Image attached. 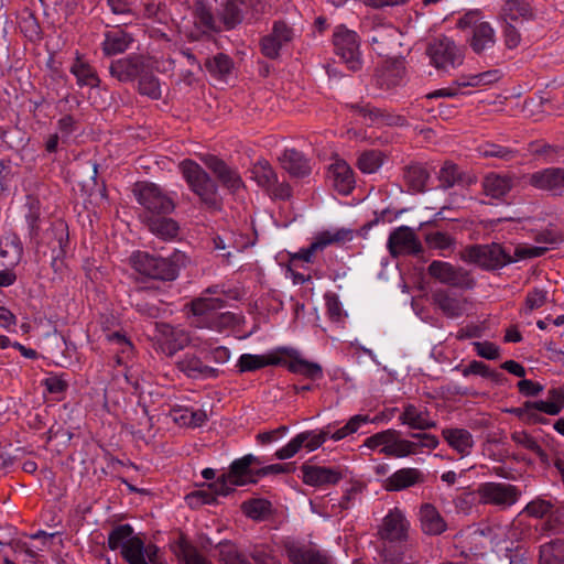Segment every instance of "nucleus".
<instances>
[{"mask_svg":"<svg viewBox=\"0 0 564 564\" xmlns=\"http://www.w3.org/2000/svg\"><path fill=\"white\" fill-rule=\"evenodd\" d=\"M282 470L281 465L264 466V462L252 454H247L241 458L235 459L227 473L217 477L216 487L221 492H232L236 487L254 484L258 479L270 473Z\"/></svg>","mask_w":564,"mask_h":564,"instance_id":"nucleus-1","label":"nucleus"},{"mask_svg":"<svg viewBox=\"0 0 564 564\" xmlns=\"http://www.w3.org/2000/svg\"><path fill=\"white\" fill-rule=\"evenodd\" d=\"M370 422L368 415L357 414L340 429L333 431L330 426L322 431L301 433L284 446V459L294 456L301 448L306 452L317 449L326 440L340 441L348 435L356 433L362 425Z\"/></svg>","mask_w":564,"mask_h":564,"instance_id":"nucleus-2","label":"nucleus"},{"mask_svg":"<svg viewBox=\"0 0 564 564\" xmlns=\"http://www.w3.org/2000/svg\"><path fill=\"white\" fill-rule=\"evenodd\" d=\"M178 170L189 189L210 210H219L221 197L218 186L208 173L195 161L186 159L180 162Z\"/></svg>","mask_w":564,"mask_h":564,"instance_id":"nucleus-3","label":"nucleus"},{"mask_svg":"<svg viewBox=\"0 0 564 564\" xmlns=\"http://www.w3.org/2000/svg\"><path fill=\"white\" fill-rule=\"evenodd\" d=\"M224 302L219 297H199L192 302V312L196 321L193 323L199 328L220 330L236 323L237 318L229 312L218 313Z\"/></svg>","mask_w":564,"mask_h":564,"instance_id":"nucleus-4","label":"nucleus"},{"mask_svg":"<svg viewBox=\"0 0 564 564\" xmlns=\"http://www.w3.org/2000/svg\"><path fill=\"white\" fill-rule=\"evenodd\" d=\"M460 30H469L468 43L476 54H482L492 48L496 43V33L489 22L482 19L478 10L464 13L457 21Z\"/></svg>","mask_w":564,"mask_h":564,"instance_id":"nucleus-5","label":"nucleus"},{"mask_svg":"<svg viewBox=\"0 0 564 564\" xmlns=\"http://www.w3.org/2000/svg\"><path fill=\"white\" fill-rule=\"evenodd\" d=\"M350 239L351 230L348 229H333L319 232L308 248L302 249L300 252L292 254L291 265L289 267L288 272L291 273L294 283H303L306 280L305 275L294 273L292 270V267L296 265L297 261L310 262L316 251L323 250L332 243Z\"/></svg>","mask_w":564,"mask_h":564,"instance_id":"nucleus-6","label":"nucleus"},{"mask_svg":"<svg viewBox=\"0 0 564 564\" xmlns=\"http://www.w3.org/2000/svg\"><path fill=\"white\" fill-rule=\"evenodd\" d=\"M154 338L158 348L166 356L175 355L189 344L200 348L184 328L169 324H156Z\"/></svg>","mask_w":564,"mask_h":564,"instance_id":"nucleus-7","label":"nucleus"},{"mask_svg":"<svg viewBox=\"0 0 564 564\" xmlns=\"http://www.w3.org/2000/svg\"><path fill=\"white\" fill-rule=\"evenodd\" d=\"M134 193L138 203L148 212V216L170 214L174 209L173 200L153 183L137 184Z\"/></svg>","mask_w":564,"mask_h":564,"instance_id":"nucleus-8","label":"nucleus"},{"mask_svg":"<svg viewBox=\"0 0 564 564\" xmlns=\"http://www.w3.org/2000/svg\"><path fill=\"white\" fill-rule=\"evenodd\" d=\"M432 64L443 70L455 68L463 64V50L446 36L434 40L429 47Z\"/></svg>","mask_w":564,"mask_h":564,"instance_id":"nucleus-9","label":"nucleus"},{"mask_svg":"<svg viewBox=\"0 0 564 564\" xmlns=\"http://www.w3.org/2000/svg\"><path fill=\"white\" fill-rule=\"evenodd\" d=\"M409 446L403 442L399 431L389 429L367 437L361 447L387 456L404 458L409 453L405 451Z\"/></svg>","mask_w":564,"mask_h":564,"instance_id":"nucleus-10","label":"nucleus"},{"mask_svg":"<svg viewBox=\"0 0 564 564\" xmlns=\"http://www.w3.org/2000/svg\"><path fill=\"white\" fill-rule=\"evenodd\" d=\"M477 494L482 503L494 505L500 509H507L514 505L520 498V490L507 482L481 484Z\"/></svg>","mask_w":564,"mask_h":564,"instance_id":"nucleus-11","label":"nucleus"},{"mask_svg":"<svg viewBox=\"0 0 564 564\" xmlns=\"http://www.w3.org/2000/svg\"><path fill=\"white\" fill-rule=\"evenodd\" d=\"M521 513L536 519H545L543 529L557 532L564 521V508L555 506L551 499L538 497L530 501Z\"/></svg>","mask_w":564,"mask_h":564,"instance_id":"nucleus-12","label":"nucleus"},{"mask_svg":"<svg viewBox=\"0 0 564 564\" xmlns=\"http://www.w3.org/2000/svg\"><path fill=\"white\" fill-rule=\"evenodd\" d=\"M334 46L336 54L350 69L360 66L359 42L356 32L339 25L334 32Z\"/></svg>","mask_w":564,"mask_h":564,"instance_id":"nucleus-13","label":"nucleus"},{"mask_svg":"<svg viewBox=\"0 0 564 564\" xmlns=\"http://www.w3.org/2000/svg\"><path fill=\"white\" fill-rule=\"evenodd\" d=\"M345 476V469L339 466H321L304 464L301 467V477L304 484L313 487L335 485Z\"/></svg>","mask_w":564,"mask_h":564,"instance_id":"nucleus-14","label":"nucleus"},{"mask_svg":"<svg viewBox=\"0 0 564 564\" xmlns=\"http://www.w3.org/2000/svg\"><path fill=\"white\" fill-rule=\"evenodd\" d=\"M465 259L487 269L501 267L511 261V257L496 243L473 247L466 251Z\"/></svg>","mask_w":564,"mask_h":564,"instance_id":"nucleus-15","label":"nucleus"},{"mask_svg":"<svg viewBox=\"0 0 564 564\" xmlns=\"http://www.w3.org/2000/svg\"><path fill=\"white\" fill-rule=\"evenodd\" d=\"M145 68H152V61L140 55H130L113 61L110 65V74L120 82H130L139 77Z\"/></svg>","mask_w":564,"mask_h":564,"instance_id":"nucleus-16","label":"nucleus"},{"mask_svg":"<svg viewBox=\"0 0 564 564\" xmlns=\"http://www.w3.org/2000/svg\"><path fill=\"white\" fill-rule=\"evenodd\" d=\"M284 368L295 375L315 380L323 377L322 367L307 359L301 351L284 347Z\"/></svg>","mask_w":564,"mask_h":564,"instance_id":"nucleus-17","label":"nucleus"},{"mask_svg":"<svg viewBox=\"0 0 564 564\" xmlns=\"http://www.w3.org/2000/svg\"><path fill=\"white\" fill-rule=\"evenodd\" d=\"M200 160L206 167L214 173L224 187L231 193H236L240 189L242 185L240 176L223 160L212 154H204L200 156Z\"/></svg>","mask_w":564,"mask_h":564,"instance_id":"nucleus-18","label":"nucleus"},{"mask_svg":"<svg viewBox=\"0 0 564 564\" xmlns=\"http://www.w3.org/2000/svg\"><path fill=\"white\" fill-rule=\"evenodd\" d=\"M292 564H333L332 557L312 545L292 543L286 547Z\"/></svg>","mask_w":564,"mask_h":564,"instance_id":"nucleus-19","label":"nucleus"},{"mask_svg":"<svg viewBox=\"0 0 564 564\" xmlns=\"http://www.w3.org/2000/svg\"><path fill=\"white\" fill-rule=\"evenodd\" d=\"M187 262V257L181 251L173 252L167 258L154 257V263L150 278L160 280H174L180 269Z\"/></svg>","mask_w":564,"mask_h":564,"instance_id":"nucleus-20","label":"nucleus"},{"mask_svg":"<svg viewBox=\"0 0 564 564\" xmlns=\"http://www.w3.org/2000/svg\"><path fill=\"white\" fill-rule=\"evenodd\" d=\"M327 180L332 186L343 195L351 192L355 178L350 166L340 159H335L328 166Z\"/></svg>","mask_w":564,"mask_h":564,"instance_id":"nucleus-21","label":"nucleus"},{"mask_svg":"<svg viewBox=\"0 0 564 564\" xmlns=\"http://www.w3.org/2000/svg\"><path fill=\"white\" fill-rule=\"evenodd\" d=\"M530 184L539 189L561 195L564 193V169L549 167L531 174Z\"/></svg>","mask_w":564,"mask_h":564,"instance_id":"nucleus-22","label":"nucleus"},{"mask_svg":"<svg viewBox=\"0 0 564 564\" xmlns=\"http://www.w3.org/2000/svg\"><path fill=\"white\" fill-rule=\"evenodd\" d=\"M388 248L393 256H397L419 252L421 245L413 230L400 227L390 235Z\"/></svg>","mask_w":564,"mask_h":564,"instance_id":"nucleus-23","label":"nucleus"},{"mask_svg":"<svg viewBox=\"0 0 564 564\" xmlns=\"http://www.w3.org/2000/svg\"><path fill=\"white\" fill-rule=\"evenodd\" d=\"M409 529V522L402 511L394 509L383 519L380 534L389 541H401L405 538Z\"/></svg>","mask_w":564,"mask_h":564,"instance_id":"nucleus-24","label":"nucleus"},{"mask_svg":"<svg viewBox=\"0 0 564 564\" xmlns=\"http://www.w3.org/2000/svg\"><path fill=\"white\" fill-rule=\"evenodd\" d=\"M423 480L424 474L420 469L406 467L398 469L389 476L384 480L383 487L389 491H400L416 484H421Z\"/></svg>","mask_w":564,"mask_h":564,"instance_id":"nucleus-25","label":"nucleus"},{"mask_svg":"<svg viewBox=\"0 0 564 564\" xmlns=\"http://www.w3.org/2000/svg\"><path fill=\"white\" fill-rule=\"evenodd\" d=\"M177 369L193 379L216 378L218 369L205 365L197 356L185 354L176 362Z\"/></svg>","mask_w":564,"mask_h":564,"instance_id":"nucleus-26","label":"nucleus"},{"mask_svg":"<svg viewBox=\"0 0 564 564\" xmlns=\"http://www.w3.org/2000/svg\"><path fill=\"white\" fill-rule=\"evenodd\" d=\"M534 12L525 0H508L502 9L506 24L520 25L533 19Z\"/></svg>","mask_w":564,"mask_h":564,"instance_id":"nucleus-27","label":"nucleus"},{"mask_svg":"<svg viewBox=\"0 0 564 564\" xmlns=\"http://www.w3.org/2000/svg\"><path fill=\"white\" fill-rule=\"evenodd\" d=\"M442 435L448 446L462 457L468 456L474 446L473 435L464 429H444Z\"/></svg>","mask_w":564,"mask_h":564,"instance_id":"nucleus-28","label":"nucleus"},{"mask_svg":"<svg viewBox=\"0 0 564 564\" xmlns=\"http://www.w3.org/2000/svg\"><path fill=\"white\" fill-rule=\"evenodd\" d=\"M531 409L535 416L557 415L564 409V392L560 389H552L547 392L546 399L530 401Z\"/></svg>","mask_w":564,"mask_h":564,"instance_id":"nucleus-29","label":"nucleus"},{"mask_svg":"<svg viewBox=\"0 0 564 564\" xmlns=\"http://www.w3.org/2000/svg\"><path fill=\"white\" fill-rule=\"evenodd\" d=\"M169 415L177 425L186 427L200 426L207 420V415L204 411L193 410L180 404L173 405Z\"/></svg>","mask_w":564,"mask_h":564,"instance_id":"nucleus-30","label":"nucleus"},{"mask_svg":"<svg viewBox=\"0 0 564 564\" xmlns=\"http://www.w3.org/2000/svg\"><path fill=\"white\" fill-rule=\"evenodd\" d=\"M23 253L20 239L15 235H7L0 239V264L15 267Z\"/></svg>","mask_w":564,"mask_h":564,"instance_id":"nucleus-31","label":"nucleus"},{"mask_svg":"<svg viewBox=\"0 0 564 564\" xmlns=\"http://www.w3.org/2000/svg\"><path fill=\"white\" fill-rule=\"evenodd\" d=\"M420 521L422 530L426 534L437 535L446 530V522L437 509L431 503H425L421 507Z\"/></svg>","mask_w":564,"mask_h":564,"instance_id":"nucleus-32","label":"nucleus"},{"mask_svg":"<svg viewBox=\"0 0 564 564\" xmlns=\"http://www.w3.org/2000/svg\"><path fill=\"white\" fill-rule=\"evenodd\" d=\"M429 272L433 278L448 285H459L464 281L463 271L455 269L448 262L433 261L429 267Z\"/></svg>","mask_w":564,"mask_h":564,"instance_id":"nucleus-33","label":"nucleus"},{"mask_svg":"<svg viewBox=\"0 0 564 564\" xmlns=\"http://www.w3.org/2000/svg\"><path fill=\"white\" fill-rule=\"evenodd\" d=\"M362 25L369 32L368 40L373 44L388 43L397 35V30L392 25L376 17L368 18Z\"/></svg>","mask_w":564,"mask_h":564,"instance_id":"nucleus-34","label":"nucleus"},{"mask_svg":"<svg viewBox=\"0 0 564 564\" xmlns=\"http://www.w3.org/2000/svg\"><path fill=\"white\" fill-rule=\"evenodd\" d=\"M282 360L281 354L252 355L243 354L239 357L237 367L240 372L261 369L269 365H276Z\"/></svg>","mask_w":564,"mask_h":564,"instance_id":"nucleus-35","label":"nucleus"},{"mask_svg":"<svg viewBox=\"0 0 564 564\" xmlns=\"http://www.w3.org/2000/svg\"><path fill=\"white\" fill-rule=\"evenodd\" d=\"M150 231L163 240H171L177 237L180 227L177 223L167 217L147 216Z\"/></svg>","mask_w":564,"mask_h":564,"instance_id":"nucleus-36","label":"nucleus"},{"mask_svg":"<svg viewBox=\"0 0 564 564\" xmlns=\"http://www.w3.org/2000/svg\"><path fill=\"white\" fill-rule=\"evenodd\" d=\"M284 172L292 177H304L311 172V166L301 152L294 149H284Z\"/></svg>","mask_w":564,"mask_h":564,"instance_id":"nucleus-37","label":"nucleus"},{"mask_svg":"<svg viewBox=\"0 0 564 564\" xmlns=\"http://www.w3.org/2000/svg\"><path fill=\"white\" fill-rule=\"evenodd\" d=\"M132 37L124 31L117 29L106 33L102 51L106 55H117L129 48Z\"/></svg>","mask_w":564,"mask_h":564,"instance_id":"nucleus-38","label":"nucleus"},{"mask_svg":"<svg viewBox=\"0 0 564 564\" xmlns=\"http://www.w3.org/2000/svg\"><path fill=\"white\" fill-rule=\"evenodd\" d=\"M106 338L116 354V364L126 367L133 352V346L130 340L118 332L108 333Z\"/></svg>","mask_w":564,"mask_h":564,"instance_id":"nucleus-39","label":"nucleus"},{"mask_svg":"<svg viewBox=\"0 0 564 564\" xmlns=\"http://www.w3.org/2000/svg\"><path fill=\"white\" fill-rule=\"evenodd\" d=\"M70 73L76 77L79 86L97 87L99 78L94 67L80 56H77L70 67Z\"/></svg>","mask_w":564,"mask_h":564,"instance_id":"nucleus-40","label":"nucleus"},{"mask_svg":"<svg viewBox=\"0 0 564 564\" xmlns=\"http://www.w3.org/2000/svg\"><path fill=\"white\" fill-rule=\"evenodd\" d=\"M403 424L417 430H427L436 425L425 411L414 405H406L400 416Z\"/></svg>","mask_w":564,"mask_h":564,"instance_id":"nucleus-41","label":"nucleus"},{"mask_svg":"<svg viewBox=\"0 0 564 564\" xmlns=\"http://www.w3.org/2000/svg\"><path fill=\"white\" fill-rule=\"evenodd\" d=\"M217 485V479L207 486L187 495L186 500L191 507H198L202 505H212L216 501L217 497H226L230 492H221Z\"/></svg>","mask_w":564,"mask_h":564,"instance_id":"nucleus-42","label":"nucleus"},{"mask_svg":"<svg viewBox=\"0 0 564 564\" xmlns=\"http://www.w3.org/2000/svg\"><path fill=\"white\" fill-rule=\"evenodd\" d=\"M403 442L410 445L405 449L409 452L405 454V457L421 454L425 449H434L440 444L438 438L430 433H415L412 435L411 440L403 438Z\"/></svg>","mask_w":564,"mask_h":564,"instance_id":"nucleus-43","label":"nucleus"},{"mask_svg":"<svg viewBox=\"0 0 564 564\" xmlns=\"http://www.w3.org/2000/svg\"><path fill=\"white\" fill-rule=\"evenodd\" d=\"M512 183L508 176L490 173L484 180V189L492 198L503 197L510 189Z\"/></svg>","mask_w":564,"mask_h":564,"instance_id":"nucleus-44","label":"nucleus"},{"mask_svg":"<svg viewBox=\"0 0 564 564\" xmlns=\"http://www.w3.org/2000/svg\"><path fill=\"white\" fill-rule=\"evenodd\" d=\"M173 551L181 564H212L183 538L175 543Z\"/></svg>","mask_w":564,"mask_h":564,"instance_id":"nucleus-45","label":"nucleus"},{"mask_svg":"<svg viewBox=\"0 0 564 564\" xmlns=\"http://www.w3.org/2000/svg\"><path fill=\"white\" fill-rule=\"evenodd\" d=\"M540 564H564V542L555 540L541 545Z\"/></svg>","mask_w":564,"mask_h":564,"instance_id":"nucleus-46","label":"nucleus"},{"mask_svg":"<svg viewBox=\"0 0 564 564\" xmlns=\"http://www.w3.org/2000/svg\"><path fill=\"white\" fill-rule=\"evenodd\" d=\"M150 68H145L139 76V90L142 95L149 96L152 99L161 97V86L158 80L150 72Z\"/></svg>","mask_w":564,"mask_h":564,"instance_id":"nucleus-47","label":"nucleus"},{"mask_svg":"<svg viewBox=\"0 0 564 564\" xmlns=\"http://www.w3.org/2000/svg\"><path fill=\"white\" fill-rule=\"evenodd\" d=\"M25 221L28 225L29 236L32 240L39 238L41 210L37 200L31 199L28 203V213L25 214Z\"/></svg>","mask_w":564,"mask_h":564,"instance_id":"nucleus-48","label":"nucleus"},{"mask_svg":"<svg viewBox=\"0 0 564 564\" xmlns=\"http://www.w3.org/2000/svg\"><path fill=\"white\" fill-rule=\"evenodd\" d=\"M282 46L281 33L276 26L274 25L273 33L269 36H265L261 42L262 53L270 58H275L280 54V50Z\"/></svg>","mask_w":564,"mask_h":564,"instance_id":"nucleus-49","label":"nucleus"},{"mask_svg":"<svg viewBox=\"0 0 564 564\" xmlns=\"http://www.w3.org/2000/svg\"><path fill=\"white\" fill-rule=\"evenodd\" d=\"M130 262L137 272L150 278L154 263L153 256H150L147 252L137 251L131 256Z\"/></svg>","mask_w":564,"mask_h":564,"instance_id":"nucleus-50","label":"nucleus"},{"mask_svg":"<svg viewBox=\"0 0 564 564\" xmlns=\"http://www.w3.org/2000/svg\"><path fill=\"white\" fill-rule=\"evenodd\" d=\"M220 17L227 29H232L242 21L241 10L235 2H227L221 10Z\"/></svg>","mask_w":564,"mask_h":564,"instance_id":"nucleus-51","label":"nucleus"},{"mask_svg":"<svg viewBox=\"0 0 564 564\" xmlns=\"http://www.w3.org/2000/svg\"><path fill=\"white\" fill-rule=\"evenodd\" d=\"M511 440L520 447L535 454H541V447L538 442L524 430H514L511 433Z\"/></svg>","mask_w":564,"mask_h":564,"instance_id":"nucleus-52","label":"nucleus"},{"mask_svg":"<svg viewBox=\"0 0 564 564\" xmlns=\"http://www.w3.org/2000/svg\"><path fill=\"white\" fill-rule=\"evenodd\" d=\"M436 301L442 311L449 316H458L464 310L462 301L447 294H438Z\"/></svg>","mask_w":564,"mask_h":564,"instance_id":"nucleus-53","label":"nucleus"},{"mask_svg":"<svg viewBox=\"0 0 564 564\" xmlns=\"http://www.w3.org/2000/svg\"><path fill=\"white\" fill-rule=\"evenodd\" d=\"M195 24L203 33L216 31V21L212 12L205 7H198L196 9Z\"/></svg>","mask_w":564,"mask_h":564,"instance_id":"nucleus-54","label":"nucleus"},{"mask_svg":"<svg viewBox=\"0 0 564 564\" xmlns=\"http://www.w3.org/2000/svg\"><path fill=\"white\" fill-rule=\"evenodd\" d=\"M243 512L251 519H262L269 511L270 503L263 499H256L245 502Z\"/></svg>","mask_w":564,"mask_h":564,"instance_id":"nucleus-55","label":"nucleus"},{"mask_svg":"<svg viewBox=\"0 0 564 564\" xmlns=\"http://www.w3.org/2000/svg\"><path fill=\"white\" fill-rule=\"evenodd\" d=\"M478 151L481 156L498 158L502 160H510L514 154L512 150L494 143H485L478 148Z\"/></svg>","mask_w":564,"mask_h":564,"instance_id":"nucleus-56","label":"nucleus"},{"mask_svg":"<svg viewBox=\"0 0 564 564\" xmlns=\"http://www.w3.org/2000/svg\"><path fill=\"white\" fill-rule=\"evenodd\" d=\"M382 164L381 154L379 152H366L358 160L359 169L364 173H375Z\"/></svg>","mask_w":564,"mask_h":564,"instance_id":"nucleus-57","label":"nucleus"},{"mask_svg":"<svg viewBox=\"0 0 564 564\" xmlns=\"http://www.w3.org/2000/svg\"><path fill=\"white\" fill-rule=\"evenodd\" d=\"M232 67L231 59L225 54L216 55L212 61H208L207 68L210 73L219 76H225L230 73Z\"/></svg>","mask_w":564,"mask_h":564,"instance_id":"nucleus-58","label":"nucleus"},{"mask_svg":"<svg viewBox=\"0 0 564 564\" xmlns=\"http://www.w3.org/2000/svg\"><path fill=\"white\" fill-rule=\"evenodd\" d=\"M252 174L261 186L269 187L276 181V175L267 163L256 165L252 170Z\"/></svg>","mask_w":564,"mask_h":564,"instance_id":"nucleus-59","label":"nucleus"},{"mask_svg":"<svg viewBox=\"0 0 564 564\" xmlns=\"http://www.w3.org/2000/svg\"><path fill=\"white\" fill-rule=\"evenodd\" d=\"M408 182L411 184L412 189L420 192L423 191L427 181L426 172L419 166L409 169L405 175Z\"/></svg>","mask_w":564,"mask_h":564,"instance_id":"nucleus-60","label":"nucleus"},{"mask_svg":"<svg viewBox=\"0 0 564 564\" xmlns=\"http://www.w3.org/2000/svg\"><path fill=\"white\" fill-rule=\"evenodd\" d=\"M508 412L518 416L519 419L529 424L543 422L542 416H535L534 413L532 412L530 401L524 402L522 406L509 409Z\"/></svg>","mask_w":564,"mask_h":564,"instance_id":"nucleus-61","label":"nucleus"},{"mask_svg":"<svg viewBox=\"0 0 564 564\" xmlns=\"http://www.w3.org/2000/svg\"><path fill=\"white\" fill-rule=\"evenodd\" d=\"M547 300V294L545 291L540 289H534L530 292L525 299V312H532L534 310L540 308L545 304Z\"/></svg>","mask_w":564,"mask_h":564,"instance_id":"nucleus-62","label":"nucleus"},{"mask_svg":"<svg viewBox=\"0 0 564 564\" xmlns=\"http://www.w3.org/2000/svg\"><path fill=\"white\" fill-rule=\"evenodd\" d=\"M200 350L208 351L210 359L219 365L226 364L230 359V351L225 346L212 347L210 344H205Z\"/></svg>","mask_w":564,"mask_h":564,"instance_id":"nucleus-63","label":"nucleus"},{"mask_svg":"<svg viewBox=\"0 0 564 564\" xmlns=\"http://www.w3.org/2000/svg\"><path fill=\"white\" fill-rule=\"evenodd\" d=\"M438 177L443 186H453L459 177L457 166L453 163H445L440 171Z\"/></svg>","mask_w":564,"mask_h":564,"instance_id":"nucleus-64","label":"nucleus"}]
</instances>
